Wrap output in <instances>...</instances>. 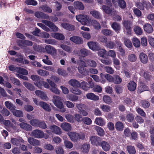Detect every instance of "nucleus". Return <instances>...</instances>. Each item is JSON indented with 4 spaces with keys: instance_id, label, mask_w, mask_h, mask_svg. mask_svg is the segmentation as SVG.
Listing matches in <instances>:
<instances>
[{
    "instance_id": "1",
    "label": "nucleus",
    "mask_w": 154,
    "mask_h": 154,
    "mask_svg": "<svg viewBox=\"0 0 154 154\" xmlns=\"http://www.w3.org/2000/svg\"><path fill=\"white\" fill-rule=\"evenodd\" d=\"M16 35L17 38L24 40H19L17 42L18 45L21 48L24 49L26 47L25 46H31L32 45V42L29 40H25L26 37L22 34L17 32L16 33Z\"/></svg>"
},
{
    "instance_id": "2",
    "label": "nucleus",
    "mask_w": 154,
    "mask_h": 154,
    "mask_svg": "<svg viewBox=\"0 0 154 154\" xmlns=\"http://www.w3.org/2000/svg\"><path fill=\"white\" fill-rule=\"evenodd\" d=\"M79 63V66L78 67V70L79 72L82 75H86L89 73L88 69H87L85 67L87 66V65L86 62L82 60H79L78 62Z\"/></svg>"
},
{
    "instance_id": "3",
    "label": "nucleus",
    "mask_w": 154,
    "mask_h": 154,
    "mask_svg": "<svg viewBox=\"0 0 154 154\" xmlns=\"http://www.w3.org/2000/svg\"><path fill=\"white\" fill-rule=\"evenodd\" d=\"M122 23L127 32V34L131 35L132 30V22L129 20H124L122 21Z\"/></svg>"
},
{
    "instance_id": "4",
    "label": "nucleus",
    "mask_w": 154,
    "mask_h": 154,
    "mask_svg": "<svg viewBox=\"0 0 154 154\" xmlns=\"http://www.w3.org/2000/svg\"><path fill=\"white\" fill-rule=\"evenodd\" d=\"M80 88H82L84 90L87 91L90 88H92L94 86V84L92 81H90L88 84L84 81L80 83Z\"/></svg>"
},
{
    "instance_id": "5",
    "label": "nucleus",
    "mask_w": 154,
    "mask_h": 154,
    "mask_svg": "<svg viewBox=\"0 0 154 154\" xmlns=\"http://www.w3.org/2000/svg\"><path fill=\"white\" fill-rule=\"evenodd\" d=\"M76 20L80 22L82 25H86L88 23L87 16H85L83 15H79L76 16Z\"/></svg>"
},
{
    "instance_id": "6",
    "label": "nucleus",
    "mask_w": 154,
    "mask_h": 154,
    "mask_svg": "<svg viewBox=\"0 0 154 154\" xmlns=\"http://www.w3.org/2000/svg\"><path fill=\"white\" fill-rule=\"evenodd\" d=\"M42 22L50 27L53 31L56 32L58 30V27L54 24V23L50 21L45 20H42Z\"/></svg>"
},
{
    "instance_id": "7",
    "label": "nucleus",
    "mask_w": 154,
    "mask_h": 154,
    "mask_svg": "<svg viewBox=\"0 0 154 154\" xmlns=\"http://www.w3.org/2000/svg\"><path fill=\"white\" fill-rule=\"evenodd\" d=\"M91 144L94 146H100L101 143V139L100 137L96 136H91L90 137Z\"/></svg>"
},
{
    "instance_id": "8",
    "label": "nucleus",
    "mask_w": 154,
    "mask_h": 154,
    "mask_svg": "<svg viewBox=\"0 0 154 154\" xmlns=\"http://www.w3.org/2000/svg\"><path fill=\"white\" fill-rule=\"evenodd\" d=\"M87 44L89 48L93 51L99 50L100 48V45L97 42H88Z\"/></svg>"
},
{
    "instance_id": "9",
    "label": "nucleus",
    "mask_w": 154,
    "mask_h": 154,
    "mask_svg": "<svg viewBox=\"0 0 154 154\" xmlns=\"http://www.w3.org/2000/svg\"><path fill=\"white\" fill-rule=\"evenodd\" d=\"M100 77L102 80V82L105 83L106 82L105 79L109 82H112L113 79L114 77H112L111 75L109 74H104L101 73L100 74Z\"/></svg>"
},
{
    "instance_id": "10",
    "label": "nucleus",
    "mask_w": 154,
    "mask_h": 154,
    "mask_svg": "<svg viewBox=\"0 0 154 154\" xmlns=\"http://www.w3.org/2000/svg\"><path fill=\"white\" fill-rule=\"evenodd\" d=\"M11 140L13 144L17 146H20L21 143H24V140L20 137L11 138Z\"/></svg>"
},
{
    "instance_id": "11",
    "label": "nucleus",
    "mask_w": 154,
    "mask_h": 154,
    "mask_svg": "<svg viewBox=\"0 0 154 154\" xmlns=\"http://www.w3.org/2000/svg\"><path fill=\"white\" fill-rule=\"evenodd\" d=\"M45 49L47 52L52 56H55L57 54L56 49L50 45H47L45 47Z\"/></svg>"
},
{
    "instance_id": "12",
    "label": "nucleus",
    "mask_w": 154,
    "mask_h": 154,
    "mask_svg": "<svg viewBox=\"0 0 154 154\" xmlns=\"http://www.w3.org/2000/svg\"><path fill=\"white\" fill-rule=\"evenodd\" d=\"M54 105L58 108H63V103L60 100V97L58 96H54Z\"/></svg>"
},
{
    "instance_id": "13",
    "label": "nucleus",
    "mask_w": 154,
    "mask_h": 154,
    "mask_svg": "<svg viewBox=\"0 0 154 154\" xmlns=\"http://www.w3.org/2000/svg\"><path fill=\"white\" fill-rule=\"evenodd\" d=\"M31 79L35 83H34L37 87H40L41 85V77L38 75H32L31 76Z\"/></svg>"
},
{
    "instance_id": "14",
    "label": "nucleus",
    "mask_w": 154,
    "mask_h": 154,
    "mask_svg": "<svg viewBox=\"0 0 154 154\" xmlns=\"http://www.w3.org/2000/svg\"><path fill=\"white\" fill-rule=\"evenodd\" d=\"M70 39L72 42L78 45L82 44L83 43L82 38L79 36H73L70 38Z\"/></svg>"
},
{
    "instance_id": "15",
    "label": "nucleus",
    "mask_w": 154,
    "mask_h": 154,
    "mask_svg": "<svg viewBox=\"0 0 154 154\" xmlns=\"http://www.w3.org/2000/svg\"><path fill=\"white\" fill-rule=\"evenodd\" d=\"M144 32L148 34H151L153 32V28L152 26L149 23H146L143 26Z\"/></svg>"
},
{
    "instance_id": "16",
    "label": "nucleus",
    "mask_w": 154,
    "mask_h": 154,
    "mask_svg": "<svg viewBox=\"0 0 154 154\" xmlns=\"http://www.w3.org/2000/svg\"><path fill=\"white\" fill-rule=\"evenodd\" d=\"M61 26L65 29L69 31H73L75 29V26L73 25L66 23H63Z\"/></svg>"
},
{
    "instance_id": "17",
    "label": "nucleus",
    "mask_w": 154,
    "mask_h": 154,
    "mask_svg": "<svg viewBox=\"0 0 154 154\" xmlns=\"http://www.w3.org/2000/svg\"><path fill=\"white\" fill-rule=\"evenodd\" d=\"M33 135L37 138H42L44 137L43 132L40 130L35 129L32 132Z\"/></svg>"
},
{
    "instance_id": "18",
    "label": "nucleus",
    "mask_w": 154,
    "mask_h": 154,
    "mask_svg": "<svg viewBox=\"0 0 154 154\" xmlns=\"http://www.w3.org/2000/svg\"><path fill=\"white\" fill-rule=\"evenodd\" d=\"M68 135L71 140L73 142H76L78 140V133L71 132L68 133Z\"/></svg>"
},
{
    "instance_id": "19",
    "label": "nucleus",
    "mask_w": 154,
    "mask_h": 154,
    "mask_svg": "<svg viewBox=\"0 0 154 154\" xmlns=\"http://www.w3.org/2000/svg\"><path fill=\"white\" fill-rule=\"evenodd\" d=\"M139 58L140 61L143 64L146 63L148 61V57L143 52H141L139 54Z\"/></svg>"
},
{
    "instance_id": "20",
    "label": "nucleus",
    "mask_w": 154,
    "mask_h": 154,
    "mask_svg": "<svg viewBox=\"0 0 154 154\" xmlns=\"http://www.w3.org/2000/svg\"><path fill=\"white\" fill-rule=\"evenodd\" d=\"M35 16L38 18H41L47 20L49 19V17L48 15L40 11L35 12Z\"/></svg>"
},
{
    "instance_id": "21",
    "label": "nucleus",
    "mask_w": 154,
    "mask_h": 154,
    "mask_svg": "<svg viewBox=\"0 0 154 154\" xmlns=\"http://www.w3.org/2000/svg\"><path fill=\"white\" fill-rule=\"evenodd\" d=\"M50 128L52 130V132L55 134H60L62 132L60 128L56 125L51 126Z\"/></svg>"
},
{
    "instance_id": "22",
    "label": "nucleus",
    "mask_w": 154,
    "mask_h": 154,
    "mask_svg": "<svg viewBox=\"0 0 154 154\" xmlns=\"http://www.w3.org/2000/svg\"><path fill=\"white\" fill-rule=\"evenodd\" d=\"M137 84L133 81H130L128 83L127 87L128 90L131 91H134L136 87Z\"/></svg>"
},
{
    "instance_id": "23",
    "label": "nucleus",
    "mask_w": 154,
    "mask_h": 154,
    "mask_svg": "<svg viewBox=\"0 0 154 154\" xmlns=\"http://www.w3.org/2000/svg\"><path fill=\"white\" fill-rule=\"evenodd\" d=\"M74 8L77 10H83L85 8V6L83 3L79 1L74 2Z\"/></svg>"
},
{
    "instance_id": "24",
    "label": "nucleus",
    "mask_w": 154,
    "mask_h": 154,
    "mask_svg": "<svg viewBox=\"0 0 154 154\" xmlns=\"http://www.w3.org/2000/svg\"><path fill=\"white\" fill-rule=\"evenodd\" d=\"M39 105L45 111L49 112L51 111V109L49 105L43 101H40Z\"/></svg>"
},
{
    "instance_id": "25",
    "label": "nucleus",
    "mask_w": 154,
    "mask_h": 154,
    "mask_svg": "<svg viewBox=\"0 0 154 154\" xmlns=\"http://www.w3.org/2000/svg\"><path fill=\"white\" fill-rule=\"evenodd\" d=\"M87 99L93 100H97L99 99V97L92 93H89L86 94Z\"/></svg>"
},
{
    "instance_id": "26",
    "label": "nucleus",
    "mask_w": 154,
    "mask_h": 154,
    "mask_svg": "<svg viewBox=\"0 0 154 154\" xmlns=\"http://www.w3.org/2000/svg\"><path fill=\"white\" fill-rule=\"evenodd\" d=\"M20 128L26 131H30L32 129L31 126L27 123L22 122L20 124Z\"/></svg>"
},
{
    "instance_id": "27",
    "label": "nucleus",
    "mask_w": 154,
    "mask_h": 154,
    "mask_svg": "<svg viewBox=\"0 0 154 154\" xmlns=\"http://www.w3.org/2000/svg\"><path fill=\"white\" fill-rule=\"evenodd\" d=\"M100 146H101L103 150L105 151H109L110 148L109 144L105 141L101 142Z\"/></svg>"
},
{
    "instance_id": "28",
    "label": "nucleus",
    "mask_w": 154,
    "mask_h": 154,
    "mask_svg": "<svg viewBox=\"0 0 154 154\" xmlns=\"http://www.w3.org/2000/svg\"><path fill=\"white\" fill-rule=\"evenodd\" d=\"M69 83L74 88H79L80 86L79 82L75 79H71L69 81Z\"/></svg>"
},
{
    "instance_id": "29",
    "label": "nucleus",
    "mask_w": 154,
    "mask_h": 154,
    "mask_svg": "<svg viewBox=\"0 0 154 154\" xmlns=\"http://www.w3.org/2000/svg\"><path fill=\"white\" fill-rule=\"evenodd\" d=\"M149 89L148 86L144 83L141 82L140 85L138 88L139 93H141L143 91H148Z\"/></svg>"
},
{
    "instance_id": "30",
    "label": "nucleus",
    "mask_w": 154,
    "mask_h": 154,
    "mask_svg": "<svg viewBox=\"0 0 154 154\" xmlns=\"http://www.w3.org/2000/svg\"><path fill=\"white\" fill-rule=\"evenodd\" d=\"M115 128L117 131H122L124 129V125L121 122L118 121L116 123Z\"/></svg>"
},
{
    "instance_id": "31",
    "label": "nucleus",
    "mask_w": 154,
    "mask_h": 154,
    "mask_svg": "<svg viewBox=\"0 0 154 154\" xmlns=\"http://www.w3.org/2000/svg\"><path fill=\"white\" fill-rule=\"evenodd\" d=\"M90 14L94 18L100 19L101 18V15L98 11L96 10H93L90 11Z\"/></svg>"
},
{
    "instance_id": "32",
    "label": "nucleus",
    "mask_w": 154,
    "mask_h": 154,
    "mask_svg": "<svg viewBox=\"0 0 154 154\" xmlns=\"http://www.w3.org/2000/svg\"><path fill=\"white\" fill-rule=\"evenodd\" d=\"M122 81V79L118 75H116L114 76L112 83L118 85L120 84Z\"/></svg>"
},
{
    "instance_id": "33",
    "label": "nucleus",
    "mask_w": 154,
    "mask_h": 154,
    "mask_svg": "<svg viewBox=\"0 0 154 154\" xmlns=\"http://www.w3.org/2000/svg\"><path fill=\"white\" fill-rule=\"evenodd\" d=\"M23 85L29 90L31 91H34L35 90V86L32 84L27 82H24Z\"/></svg>"
},
{
    "instance_id": "34",
    "label": "nucleus",
    "mask_w": 154,
    "mask_h": 154,
    "mask_svg": "<svg viewBox=\"0 0 154 154\" xmlns=\"http://www.w3.org/2000/svg\"><path fill=\"white\" fill-rule=\"evenodd\" d=\"M5 105L7 108L10 109L11 112L16 107L11 102L9 101H7L5 102Z\"/></svg>"
},
{
    "instance_id": "35",
    "label": "nucleus",
    "mask_w": 154,
    "mask_h": 154,
    "mask_svg": "<svg viewBox=\"0 0 154 154\" xmlns=\"http://www.w3.org/2000/svg\"><path fill=\"white\" fill-rule=\"evenodd\" d=\"M52 36L57 39L63 40L65 38L64 36L62 34L56 32L52 33Z\"/></svg>"
},
{
    "instance_id": "36",
    "label": "nucleus",
    "mask_w": 154,
    "mask_h": 154,
    "mask_svg": "<svg viewBox=\"0 0 154 154\" xmlns=\"http://www.w3.org/2000/svg\"><path fill=\"white\" fill-rule=\"evenodd\" d=\"M62 129L66 131H69L71 129L70 125L68 123H62L61 125Z\"/></svg>"
},
{
    "instance_id": "37",
    "label": "nucleus",
    "mask_w": 154,
    "mask_h": 154,
    "mask_svg": "<svg viewBox=\"0 0 154 154\" xmlns=\"http://www.w3.org/2000/svg\"><path fill=\"white\" fill-rule=\"evenodd\" d=\"M95 129L97 131L99 135L103 136L104 135V131L103 129L101 127L96 126L95 127Z\"/></svg>"
},
{
    "instance_id": "38",
    "label": "nucleus",
    "mask_w": 154,
    "mask_h": 154,
    "mask_svg": "<svg viewBox=\"0 0 154 154\" xmlns=\"http://www.w3.org/2000/svg\"><path fill=\"white\" fill-rule=\"evenodd\" d=\"M105 46L109 49H113L116 47V45L113 41H108L105 44Z\"/></svg>"
},
{
    "instance_id": "39",
    "label": "nucleus",
    "mask_w": 154,
    "mask_h": 154,
    "mask_svg": "<svg viewBox=\"0 0 154 154\" xmlns=\"http://www.w3.org/2000/svg\"><path fill=\"white\" fill-rule=\"evenodd\" d=\"M35 93L37 95L39 96L43 100H45L47 98L46 95L41 91L36 90L35 91Z\"/></svg>"
},
{
    "instance_id": "40",
    "label": "nucleus",
    "mask_w": 154,
    "mask_h": 154,
    "mask_svg": "<svg viewBox=\"0 0 154 154\" xmlns=\"http://www.w3.org/2000/svg\"><path fill=\"white\" fill-rule=\"evenodd\" d=\"M12 112L15 116L17 117H22L23 116V113L22 111L15 109H14Z\"/></svg>"
},
{
    "instance_id": "41",
    "label": "nucleus",
    "mask_w": 154,
    "mask_h": 154,
    "mask_svg": "<svg viewBox=\"0 0 154 154\" xmlns=\"http://www.w3.org/2000/svg\"><path fill=\"white\" fill-rule=\"evenodd\" d=\"M134 30L135 33L137 35H141L143 32L142 29L139 26H134Z\"/></svg>"
},
{
    "instance_id": "42",
    "label": "nucleus",
    "mask_w": 154,
    "mask_h": 154,
    "mask_svg": "<svg viewBox=\"0 0 154 154\" xmlns=\"http://www.w3.org/2000/svg\"><path fill=\"white\" fill-rule=\"evenodd\" d=\"M112 28L116 32L120 30L121 27L119 24L116 22H113L111 25Z\"/></svg>"
},
{
    "instance_id": "43",
    "label": "nucleus",
    "mask_w": 154,
    "mask_h": 154,
    "mask_svg": "<svg viewBox=\"0 0 154 154\" xmlns=\"http://www.w3.org/2000/svg\"><path fill=\"white\" fill-rule=\"evenodd\" d=\"M95 122L96 124L101 126H103L105 124V122L104 119L101 118H96Z\"/></svg>"
},
{
    "instance_id": "44",
    "label": "nucleus",
    "mask_w": 154,
    "mask_h": 154,
    "mask_svg": "<svg viewBox=\"0 0 154 154\" xmlns=\"http://www.w3.org/2000/svg\"><path fill=\"white\" fill-rule=\"evenodd\" d=\"M101 8L103 11L106 14H109L112 12V10L108 6L103 5Z\"/></svg>"
},
{
    "instance_id": "45",
    "label": "nucleus",
    "mask_w": 154,
    "mask_h": 154,
    "mask_svg": "<svg viewBox=\"0 0 154 154\" xmlns=\"http://www.w3.org/2000/svg\"><path fill=\"white\" fill-rule=\"evenodd\" d=\"M66 97L68 99L72 101H76L78 99L77 96L72 94H68Z\"/></svg>"
},
{
    "instance_id": "46",
    "label": "nucleus",
    "mask_w": 154,
    "mask_h": 154,
    "mask_svg": "<svg viewBox=\"0 0 154 154\" xmlns=\"http://www.w3.org/2000/svg\"><path fill=\"white\" fill-rule=\"evenodd\" d=\"M118 6L122 9H125L126 7V4L124 0H118Z\"/></svg>"
},
{
    "instance_id": "47",
    "label": "nucleus",
    "mask_w": 154,
    "mask_h": 154,
    "mask_svg": "<svg viewBox=\"0 0 154 154\" xmlns=\"http://www.w3.org/2000/svg\"><path fill=\"white\" fill-rule=\"evenodd\" d=\"M87 65L89 66L95 67L96 66L97 63L96 62L91 60H86Z\"/></svg>"
},
{
    "instance_id": "48",
    "label": "nucleus",
    "mask_w": 154,
    "mask_h": 154,
    "mask_svg": "<svg viewBox=\"0 0 154 154\" xmlns=\"http://www.w3.org/2000/svg\"><path fill=\"white\" fill-rule=\"evenodd\" d=\"M151 138V145L154 146V128H152L149 131Z\"/></svg>"
},
{
    "instance_id": "49",
    "label": "nucleus",
    "mask_w": 154,
    "mask_h": 154,
    "mask_svg": "<svg viewBox=\"0 0 154 154\" xmlns=\"http://www.w3.org/2000/svg\"><path fill=\"white\" fill-rule=\"evenodd\" d=\"M41 8L44 12L51 13L52 12V10L49 7L46 5H42L40 7Z\"/></svg>"
},
{
    "instance_id": "50",
    "label": "nucleus",
    "mask_w": 154,
    "mask_h": 154,
    "mask_svg": "<svg viewBox=\"0 0 154 154\" xmlns=\"http://www.w3.org/2000/svg\"><path fill=\"white\" fill-rule=\"evenodd\" d=\"M127 149L130 154H135L136 151L134 146H128L127 147Z\"/></svg>"
},
{
    "instance_id": "51",
    "label": "nucleus",
    "mask_w": 154,
    "mask_h": 154,
    "mask_svg": "<svg viewBox=\"0 0 154 154\" xmlns=\"http://www.w3.org/2000/svg\"><path fill=\"white\" fill-rule=\"evenodd\" d=\"M132 42L134 46L136 48L139 47L140 45V40L137 38H134L132 40Z\"/></svg>"
},
{
    "instance_id": "52",
    "label": "nucleus",
    "mask_w": 154,
    "mask_h": 154,
    "mask_svg": "<svg viewBox=\"0 0 154 154\" xmlns=\"http://www.w3.org/2000/svg\"><path fill=\"white\" fill-rule=\"evenodd\" d=\"M90 148V145L85 143L82 145V149L84 152L87 153L89 151Z\"/></svg>"
},
{
    "instance_id": "53",
    "label": "nucleus",
    "mask_w": 154,
    "mask_h": 154,
    "mask_svg": "<svg viewBox=\"0 0 154 154\" xmlns=\"http://www.w3.org/2000/svg\"><path fill=\"white\" fill-rule=\"evenodd\" d=\"M91 23L95 29L98 30L101 28L100 24L95 20H92Z\"/></svg>"
},
{
    "instance_id": "54",
    "label": "nucleus",
    "mask_w": 154,
    "mask_h": 154,
    "mask_svg": "<svg viewBox=\"0 0 154 154\" xmlns=\"http://www.w3.org/2000/svg\"><path fill=\"white\" fill-rule=\"evenodd\" d=\"M38 73L43 76H46L49 75V73L47 71L40 69L38 70Z\"/></svg>"
},
{
    "instance_id": "55",
    "label": "nucleus",
    "mask_w": 154,
    "mask_h": 154,
    "mask_svg": "<svg viewBox=\"0 0 154 154\" xmlns=\"http://www.w3.org/2000/svg\"><path fill=\"white\" fill-rule=\"evenodd\" d=\"M126 117L127 121L128 122H131L134 121V116L132 113H129L127 115Z\"/></svg>"
},
{
    "instance_id": "56",
    "label": "nucleus",
    "mask_w": 154,
    "mask_h": 154,
    "mask_svg": "<svg viewBox=\"0 0 154 154\" xmlns=\"http://www.w3.org/2000/svg\"><path fill=\"white\" fill-rule=\"evenodd\" d=\"M17 68L18 69L17 72L19 73L24 75H26L28 74V72L26 69L21 67Z\"/></svg>"
},
{
    "instance_id": "57",
    "label": "nucleus",
    "mask_w": 154,
    "mask_h": 154,
    "mask_svg": "<svg viewBox=\"0 0 154 154\" xmlns=\"http://www.w3.org/2000/svg\"><path fill=\"white\" fill-rule=\"evenodd\" d=\"M57 73L59 75L64 77H67L68 74L65 70H63L59 68L57 69Z\"/></svg>"
},
{
    "instance_id": "58",
    "label": "nucleus",
    "mask_w": 154,
    "mask_h": 154,
    "mask_svg": "<svg viewBox=\"0 0 154 154\" xmlns=\"http://www.w3.org/2000/svg\"><path fill=\"white\" fill-rule=\"evenodd\" d=\"M60 47L63 50L69 53L72 52L71 48L68 46L64 44H62L60 45Z\"/></svg>"
},
{
    "instance_id": "59",
    "label": "nucleus",
    "mask_w": 154,
    "mask_h": 154,
    "mask_svg": "<svg viewBox=\"0 0 154 154\" xmlns=\"http://www.w3.org/2000/svg\"><path fill=\"white\" fill-rule=\"evenodd\" d=\"M124 43L125 46L128 48H131L132 46L131 41L128 39L125 38Z\"/></svg>"
},
{
    "instance_id": "60",
    "label": "nucleus",
    "mask_w": 154,
    "mask_h": 154,
    "mask_svg": "<svg viewBox=\"0 0 154 154\" xmlns=\"http://www.w3.org/2000/svg\"><path fill=\"white\" fill-rule=\"evenodd\" d=\"M82 122L85 124L87 125H90L91 124L92 120L89 118L85 117L83 118Z\"/></svg>"
},
{
    "instance_id": "61",
    "label": "nucleus",
    "mask_w": 154,
    "mask_h": 154,
    "mask_svg": "<svg viewBox=\"0 0 154 154\" xmlns=\"http://www.w3.org/2000/svg\"><path fill=\"white\" fill-rule=\"evenodd\" d=\"M64 144L66 147L68 149H71L73 146V144L71 142L66 140L64 141Z\"/></svg>"
},
{
    "instance_id": "62",
    "label": "nucleus",
    "mask_w": 154,
    "mask_h": 154,
    "mask_svg": "<svg viewBox=\"0 0 154 154\" xmlns=\"http://www.w3.org/2000/svg\"><path fill=\"white\" fill-rule=\"evenodd\" d=\"M25 3L28 5H32L35 6L37 5V2L34 0H26Z\"/></svg>"
},
{
    "instance_id": "63",
    "label": "nucleus",
    "mask_w": 154,
    "mask_h": 154,
    "mask_svg": "<svg viewBox=\"0 0 154 154\" xmlns=\"http://www.w3.org/2000/svg\"><path fill=\"white\" fill-rule=\"evenodd\" d=\"M39 120L37 119H33L30 121V123L33 126L37 127Z\"/></svg>"
},
{
    "instance_id": "64",
    "label": "nucleus",
    "mask_w": 154,
    "mask_h": 154,
    "mask_svg": "<svg viewBox=\"0 0 154 154\" xmlns=\"http://www.w3.org/2000/svg\"><path fill=\"white\" fill-rule=\"evenodd\" d=\"M80 53L81 54L83 57H85L88 55V54L90 53V51L87 50L85 48L81 49L80 50Z\"/></svg>"
}]
</instances>
